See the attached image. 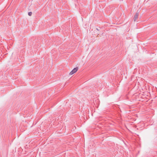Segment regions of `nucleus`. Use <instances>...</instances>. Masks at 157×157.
Here are the masks:
<instances>
[{"label":"nucleus","instance_id":"f257e3e1","mask_svg":"<svg viewBox=\"0 0 157 157\" xmlns=\"http://www.w3.org/2000/svg\"><path fill=\"white\" fill-rule=\"evenodd\" d=\"M78 68L76 67L74 68L70 73L69 75H71L75 73L78 70Z\"/></svg>","mask_w":157,"mask_h":157},{"label":"nucleus","instance_id":"f03ea898","mask_svg":"<svg viewBox=\"0 0 157 157\" xmlns=\"http://www.w3.org/2000/svg\"><path fill=\"white\" fill-rule=\"evenodd\" d=\"M138 16L139 13H138V12H137L136 13H135L134 16L133 20L134 21H136V20H137V18L138 17Z\"/></svg>","mask_w":157,"mask_h":157},{"label":"nucleus","instance_id":"7ed1b4c3","mask_svg":"<svg viewBox=\"0 0 157 157\" xmlns=\"http://www.w3.org/2000/svg\"><path fill=\"white\" fill-rule=\"evenodd\" d=\"M29 15L31 16L32 15V12H29L28 13Z\"/></svg>","mask_w":157,"mask_h":157},{"label":"nucleus","instance_id":"20e7f679","mask_svg":"<svg viewBox=\"0 0 157 157\" xmlns=\"http://www.w3.org/2000/svg\"><path fill=\"white\" fill-rule=\"evenodd\" d=\"M96 29L98 30V28H97Z\"/></svg>","mask_w":157,"mask_h":157}]
</instances>
